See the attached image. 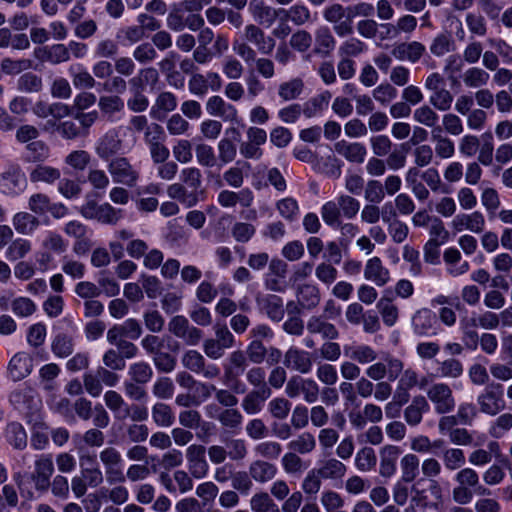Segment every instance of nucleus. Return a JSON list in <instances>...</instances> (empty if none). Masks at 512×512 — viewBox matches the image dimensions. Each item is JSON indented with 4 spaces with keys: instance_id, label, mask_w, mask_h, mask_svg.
Returning a JSON list of instances; mask_svg holds the SVG:
<instances>
[{
    "instance_id": "obj_1",
    "label": "nucleus",
    "mask_w": 512,
    "mask_h": 512,
    "mask_svg": "<svg viewBox=\"0 0 512 512\" xmlns=\"http://www.w3.org/2000/svg\"><path fill=\"white\" fill-rule=\"evenodd\" d=\"M456 486L452 490L455 503L466 505L475 495L489 496L491 491L480 482L478 473L469 467L462 468L455 474Z\"/></svg>"
},
{
    "instance_id": "obj_2",
    "label": "nucleus",
    "mask_w": 512,
    "mask_h": 512,
    "mask_svg": "<svg viewBox=\"0 0 512 512\" xmlns=\"http://www.w3.org/2000/svg\"><path fill=\"white\" fill-rule=\"evenodd\" d=\"M104 402L113 412L115 419L124 421L130 418L133 422H144L148 419V409L138 404L129 405L116 391L109 390L104 394Z\"/></svg>"
},
{
    "instance_id": "obj_3",
    "label": "nucleus",
    "mask_w": 512,
    "mask_h": 512,
    "mask_svg": "<svg viewBox=\"0 0 512 512\" xmlns=\"http://www.w3.org/2000/svg\"><path fill=\"white\" fill-rule=\"evenodd\" d=\"M477 404L481 413L496 416L506 408L504 387L498 382H489L477 396Z\"/></svg>"
},
{
    "instance_id": "obj_4",
    "label": "nucleus",
    "mask_w": 512,
    "mask_h": 512,
    "mask_svg": "<svg viewBox=\"0 0 512 512\" xmlns=\"http://www.w3.org/2000/svg\"><path fill=\"white\" fill-rule=\"evenodd\" d=\"M107 171L116 184L133 188L140 178L139 170L131 164L128 158L120 156L107 162Z\"/></svg>"
},
{
    "instance_id": "obj_5",
    "label": "nucleus",
    "mask_w": 512,
    "mask_h": 512,
    "mask_svg": "<svg viewBox=\"0 0 512 512\" xmlns=\"http://www.w3.org/2000/svg\"><path fill=\"white\" fill-rule=\"evenodd\" d=\"M124 140L121 128H110L96 142L95 153L103 161L108 162L122 152Z\"/></svg>"
},
{
    "instance_id": "obj_6",
    "label": "nucleus",
    "mask_w": 512,
    "mask_h": 512,
    "mask_svg": "<svg viewBox=\"0 0 512 512\" xmlns=\"http://www.w3.org/2000/svg\"><path fill=\"white\" fill-rule=\"evenodd\" d=\"M248 367V359L242 350H235L231 352L227 361L223 365V381L229 385L233 392L244 393V388L240 391L238 389L239 377L245 372Z\"/></svg>"
},
{
    "instance_id": "obj_7",
    "label": "nucleus",
    "mask_w": 512,
    "mask_h": 512,
    "mask_svg": "<svg viewBox=\"0 0 512 512\" xmlns=\"http://www.w3.org/2000/svg\"><path fill=\"white\" fill-rule=\"evenodd\" d=\"M285 393L291 399L303 395L304 401L311 404L318 400L320 388L314 379L296 375L287 381Z\"/></svg>"
},
{
    "instance_id": "obj_8",
    "label": "nucleus",
    "mask_w": 512,
    "mask_h": 512,
    "mask_svg": "<svg viewBox=\"0 0 512 512\" xmlns=\"http://www.w3.org/2000/svg\"><path fill=\"white\" fill-rule=\"evenodd\" d=\"M181 363L187 370L201 375L203 378L212 380L219 377L221 371L219 366L214 363H209L197 350L186 351L182 358Z\"/></svg>"
},
{
    "instance_id": "obj_9",
    "label": "nucleus",
    "mask_w": 512,
    "mask_h": 512,
    "mask_svg": "<svg viewBox=\"0 0 512 512\" xmlns=\"http://www.w3.org/2000/svg\"><path fill=\"white\" fill-rule=\"evenodd\" d=\"M427 398L432 402L438 414L451 412L456 404L453 391L446 383H435L431 385L427 390Z\"/></svg>"
},
{
    "instance_id": "obj_10",
    "label": "nucleus",
    "mask_w": 512,
    "mask_h": 512,
    "mask_svg": "<svg viewBox=\"0 0 512 512\" xmlns=\"http://www.w3.org/2000/svg\"><path fill=\"white\" fill-rule=\"evenodd\" d=\"M168 329L175 337L190 346L197 345L203 338V332L190 325L188 319L182 315L174 316L168 323Z\"/></svg>"
},
{
    "instance_id": "obj_11",
    "label": "nucleus",
    "mask_w": 512,
    "mask_h": 512,
    "mask_svg": "<svg viewBox=\"0 0 512 512\" xmlns=\"http://www.w3.org/2000/svg\"><path fill=\"white\" fill-rule=\"evenodd\" d=\"M243 37L248 43L253 44L262 55L272 54L276 46L275 39L266 35L264 30L255 24L245 26Z\"/></svg>"
},
{
    "instance_id": "obj_12",
    "label": "nucleus",
    "mask_w": 512,
    "mask_h": 512,
    "mask_svg": "<svg viewBox=\"0 0 512 512\" xmlns=\"http://www.w3.org/2000/svg\"><path fill=\"white\" fill-rule=\"evenodd\" d=\"M27 179L19 166H12L0 176V190L6 195H17L25 190Z\"/></svg>"
},
{
    "instance_id": "obj_13",
    "label": "nucleus",
    "mask_w": 512,
    "mask_h": 512,
    "mask_svg": "<svg viewBox=\"0 0 512 512\" xmlns=\"http://www.w3.org/2000/svg\"><path fill=\"white\" fill-rule=\"evenodd\" d=\"M283 364L287 369L301 374L310 373L313 367L311 353L294 346L284 353Z\"/></svg>"
},
{
    "instance_id": "obj_14",
    "label": "nucleus",
    "mask_w": 512,
    "mask_h": 512,
    "mask_svg": "<svg viewBox=\"0 0 512 512\" xmlns=\"http://www.w3.org/2000/svg\"><path fill=\"white\" fill-rule=\"evenodd\" d=\"M206 448L203 445L192 444L186 450L188 470L196 479L204 478L209 471V464L205 459Z\"/></svg>"
},
{
    "instance_id": "obj_15",
    "label": "nucleus",
    "mask_w": 512,
    "mask_h": 512,
    "mask_svg": "<svg viewBox=\"0 0 512 512\" xmlns=\"http://www.w3.org/2000/svg\"><path fill=\"white\" fill-rule=\"evenodd\" d=\"M143 334L140 322L135 318H128L121 324H115L107 331V341L114 342L119 339L137 340Z\"/></svg>"
},
{
    "instance_id": "obj_16",
    "label": "nucleus",
    "mask_w": 512,
    "mask_h": 512,
    "mask_svg": "<svg viewBox=\"0 0 512 512\" xmlns=\"http://www.w3.org/2000/svg\"><path fill=\"white\" fill-rule=\"evenodd\" d=\"M437 319L433 311L422 308L415 312L412 317V328L416 335L429 337L437 334Z\"/></svg>"
},
{
    "instance_id": "obj_17",
    "label": "nucleus",
    "mask_w": 512,
    "mask_h": 512,
    "mask_svg": "<svg viewBox=\"0 0 512 512\" xmlns=\"http://www.w3.org/2000/svg\"><path fill=\"white\" fill-rule=\"evenodd\" d=\"M206 111L209 115L219 117L226 122H234L238 118L236 107L217 95L211 96L207 100Z\"/></svg>"
},
{
    "instance_id": "obj_18",
    "label": "nucleus",
    "mask_w": 512,
    "mask_h": 512,
    "mask_svg": "<svg viewBox=\"0 0 512 512\" xmlns=\"http://www.w3.org/2000/svg\"><path fill=\"white\" fill-rule=\"evenodd\" d=\"M167 194L171 199L179 201L186 208L195 206L204 197V191H193L181 183L168 186Z\"/></svg>"
},
{
    "instance_id": "obj_19",
    "label": "nucleus",
    "mask_w": 512,
    "mask_h": 512,
    "mask_svg": "<svg viewBox=\"0 0 512 512\" xmlns=\"http://www.w3.org/2000/svg\"><path fill=\"white\" fill-rule=\"evenodd\" d=\"M336 47V39L331 29L326 25L318 26L314 31V48L316 55L329 56Z\"/></svg>"
},
{
    "instance_id": "obj_20",
    "label": "nucleus",
    "mask_w": 512,
    "mask_h": 512,
    "mask_svg": "<svg viewBox=\"0 0 512 512\" xmlns=\"http://www.w3.org/2000/svg\"><path fill=\"white\" fill-rule=\"evenodd\" d=\"M306 329L309 334L320 335L324 340H336L339 337L336 326L328 322L324 316H311L307 320Z\"/></svg>"
},
{
    "instance_id": "obj_21",
    "label": "nucleus",
    "mask_w": 512,
    "mask_h": 512,
    "mask_svg": "<svg viewBox=\"0 0 512 512\" xmlns=\"http://www.w3.org/2000/svg\"><path fill=\"white\" fill-rule=\"evenodd\" d=\"M250 477L259 484H266L272 481L277 473V466L270 461L257 459L249 464Z\"/></svg>"
},
{
    "instance_id": "obj_22",
    "label": "nucleus",
    "mask_w": 512,
    "mask_h": 512,
    "mask_svg": "<svg viewBox=\"0 0 512 512\" xmlns=\"http://www.w3.org/2000/svg\"><path fill=\"white\" fill-rule=\"evenodd\" d=\"M400 454L401 449L395 445H385L380 449V476L390 478L395 474Z\"/></svg>"
},
{
    "instance_id": "obj_23",
    "label": "nucleus",
    "mask_w": 512,
    "mask_h": 512,
    "mask_svg": "<svg viewBox=\"0 0 512 512\" xmlns=\"http://www.w3.org/2000/svg\"><path fill=\"white\" fill-rule=\"evenodd\" d=\"M254 196L250 189H242L239 192H234L230 190H222L218 194V203L220 206L224 208H233L238 203L242 207H250L253 203Z\"/></svg>"
},
{
    "instance_id": "obj_24",
    "label": "nucleus",
    "mask_w": 512,
    "mask_h": 512,
    "mask_svg": "<svg viewBox=\"0 0 512 512\" xmlns=\"http://www.w3.org/2000/svg\"><path fill=\"white\" fill-rule=\"evenodd\" d=\"M335 151L351 163L361 164L367 155L366 147L359 142L341 140L335 143Z\"/></svg>"
},
{
    "instance_id": "obj_25",
    "label": "nucleus",
    "mask_w": 512,
    "mask_h": 512,
    "mask_svg": "<svg viewBox=\"0 0 512 512\" xmlns=\"http://www.w3.org/2000/svg\"><path fill=\"white\" fill-rule=\"evenodd\" d=\"M451 224L456 231L467 229L474 233H480L484 229L485 218L481 212L474 211L471 214L456 215Z\"/></svg>"
},
{
    "instance_id": "obj_26",
    "label": "nucleus",
    "mask_w": 512,
    "mask_h": 512,
    "mask_svg": "<svg viewBox=\"0 0 512 512\" xmlns=\"http://www.w3.org/2000/svg\"><path fill=\"white\" fill-rule=\"evenodd\" d=\"M80 467L81 475L90 487L95 488L103 483L104 476L99 466L95 463L94 456H80Z\"/></svg>"
},
{
    "instance_id": "obj_27",
    "label": "nucleus",
    "mask_w": 512,
    "mask_h": 512,
    "mask_svg": "<svg viewBox=\"0 0 512 512\" xmlns=\"http://www.w3.org/2000/svg\"><path fill=\"white\" fill-rule=\"evenodd\" d=\"M32 371V359L26 353L15 354L8 363V373L13 381H20Z\"/></svg>"
},
{
    "instance_id": "obj_28",
    "label": "nucleus",
    "mask_w": 512,
    "mask_h": 512,
    "mask_svg": "<svg viewBox=\"0 0 512 512\" xmlns=\"http://www.w3.org/2000/svg\"><path fill=\"white\" fill-rule=\"evenodd\" d=\"M271 395V390H251L242 399V409L248 415H256L262 411L265 401Z\"/></svg>"
},
{
    "instance_id": "obj_29",
    "label": "nucleus",
    "mask_w": 512,
    "mask_h": 512,
    "mask_svg": "<svg viewBox=\"0 0 512 512\" xmlns=\"http://www.w3.org/2000/svg\"><path fill=\"white\" fill-rule=\"evenodd\" d=\"M177 107L176 96L169 91H163L158 94L154 104L151 107L150 115L154 119L161 120L168 113L174 111Z\"/></svg>"
},
{
    "instance_id": "obj_30",
    "label": "nucleus",
    "mask_w": 512,
    "mask_h": 512,
    "mask_svg": "<svg viewBox=\"0 0 512 512\" xmlns=\"http://www.w3.org/2000/svg\"><path fill=\"white\" fill-rule=\"evenodd\" d=\"M429 403L422 395L413 397L411 403L404 410V419L410 426L421 423L423 414L429 411Z\"/></svg>"
},
{
    "instance_id": "obj_31",
    "label": "nucleus",
    "mask_w": 512,
    "mask_h": 512,
    "mask_svg": "<svg viewBox=\"0 0 512 512\" xmlns=\"http://www.w3.org/2000/svg\"><path fill=\"white\" fill-rule=\"evenodd\" d=\"M35 56L41 61H47L52 64H60L70 60L68 48L64 44H54L35 50Z\"/></svg>"
},
{
    "instance_id": "obj_32",
    "label": "nucleus",
    "mask_w": 512,
    "mask_h": 512,
    "mask_svg": "<svg viewBox=\"0 0 512 512\" xmlns=\"http://www.w3.org/2000/svg\"><path fill=\"white\" fill-rule=\"evenodd\" d=\"M364 276L367 280L374 282L377 286H384L390 280V273L387 268L382 265L379 257H373L366 263Z\"/></svg>"
},
{
    "instance_id": "obj_33",
    "label": "nucleus",
    "mask_w": 512,
    "mask_h": 512,
    "mask_svg": "<svg viewBox=\"0 0 512 512\" xmlns=\"http://www.w3.org/2000/svg\"><path fill=\"white\" fill-rule=\"evenodd\" d=\"M280 20L290 21L295 26H303L311 21V11L303 3H297L288 9L280 8Z\"/></svg>"
},
{
    "instance_id": "obj_34",
    "label": "nucleus",
    "mask_w": 512,
    "mask_h": 512,
    "mask_svg": "<svg viewBox=\"0 0 512 512\" xmlns=\"http://www.w3.org/2000/svg\"><path fill=\"white\" fill-rule=\"evenodd\" d=\"M151 418L153 423L161 428L171 427L176 420L173 408L163 401H157L152 405Z\"/></svg>"
},
{
    "instance_id": "obj_35",
    "label": "nucleus",
    "mask_w": 512,
    "mask_h": 512,
    "mask_svg": "<svg viewBox=\"0 0 512 512\" xmlns=\"http://www.w3.org/2000/svg\"><path fill=\"white\" fill-rule=\"evenodd\" d=\"M159 78V72L156 68L146 67L140 69L136 76L129 79L128 83L130 89L144 90L147 86L154 88L159 82Z\"/></svg>"
},
{
    "instance_id": "obj_36",
    "label": "nucleus",
    "mask_w": 512,
    "mask_h": 512,
    "mask_svg": "<svg viewBox=\"0 0 512 512\" xmlns=\"http://www.w3.org/2000/svg\"><path fill=\"white\" fill-rule=\"evenodd\" d=\"M257 302L262 306L268 318L272 321L279 322L283 319L285 310L281 297L274 294H268L261 299L257 298Z\"/></svg>"
},
{
    "instance_id": "obj_37",
    "label": "nucleus",
    "mask_w": 512,
    "mask_h": 512,
    "mask_svg": "<svg viewBox=\"0 0 512 512\" xmlns=\"http://www.w3.org/2000/svg\"><path fill=\"white\" fill-rule=\"evenodd\" d=\"M320 291L317 286L303 284L298 287L297 300L302 309L312 310L320 303Z\"/></svg>"
},
{
    "instance_id": "obj_38",
    "label": "nucleus",
    "mask_w": 512,
    "mask_h": 512,
    "mask_svg": "<svg viewBox=\"0 0 512 512\" xmlns=\"http://www.w3.org/2000/svg\"><path fill=\"white\" fill-rule=\"evenodd\" d=\"M29 177L33 183L42 182L51 185L60 180L61 172L55 167L40 164L31 170Z\"/></svg>"
},
{
    "instance_id": "obj_39",
    "label": "nucleus",
    "mask_w": 512,
    "mask_h": 512,
    "mask_svg": "<svg viewBox=\"0 0 512 512\" xmlns=\"http://www.w3.org/2000/svg\"><path fill=\"white\" fill-rule=\"evenodd\" d=\"M344 353L347 357L359 364L372 363L377 359V352L368 345L345 346Z\"/></svg>"
},
{
    "instance_id": "obj_40",
    "label": "nucleus",
    "mask_w": 512,
    "mask_h": 512,
    "mask_svg": "<svg viewBox=\"0 0 512 512\" xmlns=\"http://www.w3.org/2000/svg\"><path fill=\"white\" fill-rule=\"evenodd\" d=\"M419 458L412 453L404 455L400 460L401 481L404 483L413 482L419 475Z\"/></svg>"
},
{
    "instance_id": "obj_41",
    "label": "nucleus",
    "mask_w": 512,
    "mask_h": 512,
    "mask_svg": "<svg viewBox=\"0 0 512 512\" xmlns=\"http://www.w3.org/2000/svg\"><path fill=\"white\" fill-rule=\"evenodd\" d=\"M5 437L10 445L15 449L22 450L27 446V434L22 426L18 422H11L5 429Z\"/></svg>"
},
{
    "instance_id": "obj_42",
    "label": "nucleus",
    "mask_w": 512,
    "mask_h": 512,
    "mask_svg": "<svg viewBox=\"0 0 512 512\" xmlns=\"http://www.w3.org/2000/svg\"><path fill=\"white\" fill-rule=\"evenodd\" d=\"M490 75L480 67H470L462 74V81L468 88H480L487 85Z\"/></svg>"
},
{
    "instance_id": "obj_43",
    "label": "nucleus",
    "mask_w": 512,
    "mask_h": 512,
    "mask_svg": "<svg viewBox=\"0 0 512 512\" xmlns=\"http://www.w3.org/2000/svg\"><path fill=\"white\" fill-rule=\"evenodd\" d=\"M282 445L275 440H265L259 442L254 447V453L261 457V460H277L282 454Z\"/></svg>"
},
{
    "instance_id": "obj_44",
    "label": "nucleus",
    "mask_w": 512,
    "mask_h": 512,
    "mask_svg": "<svg viewBox=\"0 0 512 512\" xmlns=\"http://www.w3.org/2000/svg\"><path fill=\"white\" fill-rule=\"evenodd\" d=\"M252 512H280L278 505L267 492L254 494L249 501Z\"/></svg>"
},
{
    "instance_id": "obj_45",
    "label": "nucleus",
    "mask_w": 512,
    "mask_h": 512,
    "mask_svg": "<svg viewBox=\"0 0 512 512\" xmlns=\"http://www.w3.org/2000/svg\"><path fill=\"white\" fill-rule=\"evenodd\" d=\"M226 454L231 461H242L248 454L246 441L242 438H222Z\"/></svg>"
},
{
    "instance_id": "obj_46",
    "label": "nucleus",
    "mask_w": 512,
    "mask_h": 512,
    "mask_svg": "<svg viewBox=\"0 0 512 512\" xmlns=\"http://www.w3.org/2000/svg\"><path fill=\"white\" fill-rule=\"evenodd\" d=\"M455 41L449 32L438 34L431 42L430 51L433 55L441 57L455 50Z\"/></svg>"
},
{
    "instance_id": "obj_47",
    "label": "nucleus",
    "mask_w": 512,
    "mask_h": 512,
    "mask_svg": "<svg viewBox=\"0 0 512 512\" xmlns=\"http://www.w3.org/2000/svg\"><path fill=\"white\" fill-rule=\"evenodd\" d=\"M287 447L298 454H308L315 449L316 439L312 433L303 432L291 440Z\"/></svg>"
},
{
    "instance_id": "obj_48",
    "label": "nucleus",
    "mask_w": 512,
    "mask_h": 512,
    "mask_svg": "<svg viewBox=\"0 0 512 512\" xmlns=\"http://www.w3.org/2000/svg\"><path fill=\"white\" fill-rule=\"evenodd\" d=\"M51 350L55 356L66 358L73 353L74 339L65 333H59L55 336L51 344Z\"/></svg>"
},
{
    "instance_id": "obj_49",
    "label": "nucleus",
    "mask_w": 512,
    "mask_h": 512,
    "mask_svg": "<svg viewBox=\"0 0 512 512\" xmlns=\"http://www.w3.org/2000/svg\"><path fill=\"white\" fill-rule=\"evenodd\" d=\"M321 478L339 479L346 473V466L339 460L331 458L323 462L320 468L316 470Z\"/></svg>"
},
{
    "instance_id": "obj_50",
    "label": "nucleus",
    "mask_w": 512,
    "mask_h": 512,
    "mask_svg": "<svg viewBox=\"0 0 512 512\" xmlns=\"http://www.w3.org/2000/svg\"><path fill=\"white\" fill-rule=\"evenodd\" d=\"M482 142H479L477 160L484 166H490L493 163L494 143L493 135L491 132H486L482 135Z\"/></svg>"
},
{
    "instance_id": "obj_51",
    "label": "nucleus",
    "mask_w": 512,
    "mask_h": 512,
    "mask_svg": "<svg viewBox=\"0 0 512 512\" xmlns=\"http://www.w3.org/2000/svg\"><path fill=\"white\" fill-rule=\"evenodd\" d=\"M442 460L447 470H457L465 464L464 451L460 448H446L442 451Z\"/></svg>"
},
{
    "instance_id": "obj_52",
    "label": "nucleus",
    "mask_w": 512,
    "mask_h": 512,
    "mask_svg": "<svg viewBox=\"0 0 512 512\" xmlns=\"http://www.w3.org/2000/svg\"><path fill=\"white\" fill-rule=\"evenodd\" d=\"M304 83L300 78H294L279 85L278 95L284 101L296 99L303 91Z\"/></svg>"
},
{
    "instance_id": "obj_53",
    "label": "nucleus",
    "mask_w": 512,
    "mask_h": 512,
    "mask_svg": "<svg viewBox=\"0 0 512 512\" xmlns=\"http://www.w3.org/2000/svg\"><path fill=\"white\" fill-rule=\"evenodd\" d=\"M231 486L232 490L238 494L249 495L253 487V479L250 477L249 471H234Z\"/></svg>"
},
{
    "instance_id": "obj_54",
    "label": "nucleus",
    "mask_w": 512,
    "mask_h": 512,
    "mask_svg": "<svg viewBox=\"0 0 512 512\" xmlns=\"http://www.w3.org/2000/svg\"><path fill=\"white\" fill-rule=\"evenodd\" d=\"M512 428V414L499 415L490 425L488 433L494 439L502 438Z\"/></svg>"
},
{
    "instance_id": "obj_55",
    "label": "nucleus",
    "mask_w": 512,
    "mask_h": 512,
    "mask_svg": "<svg viewBox=\"0 0 512 512\" xmlns=\"http://www.w3.org/2000/svg\"><path fill=\"white\" fill-rule=\"evenodd\" d=\"M330 98L331 94L329 92H324L311 98L304 105V115L308 118H311L315 116L317 113L323 111L325 108H327Z\"/></svg>"
},
{
    "instance_id": "obj_56",
    "label": "nucleus",
    "mask_w": 512,
    "mask_h": 512,
    "mask_svg": "<svg viewBox=\"0 0 512 512\" xmlns=\"http://www.w3.org/2000/svg\"><path fill=\"white\" fill-rule=\"evenodd\" d=\"M462 363L455 358H449L439 363L437 373L442 378L456 379L463 374Z\"/></svg>"
},
{
    "instance_id": "obj_57",
    "label": "nucleus",
    "mask_w": 512,
    "mask_h": 512,
    "mask_svg": "<svg viewBox=\"0 0 512 512\" xmlns=\"http://www.w3.org/2000/svg\"><path fill=\"white\" fill-rule=\"evenodd\" d=\"M196 496L200 498L203 507L210 506L214 503L218 493V486L212 481H206L196 487Z\"/></svg>"
},
{
    "instance_id": "obj_58",
    "label": "nucleus",
    "mask_w": 512,
    "mask_h": 512,
    "mask_svg": "<svg viewBox=\"0 0 512 512\" xmlns=\"http://www.w3.org/2000/svg\"><path fill=\"white\" fill-rule=\"evenodd\" d=\"M341 212L337 201H328L321 207V217L330 227H338L341 224Z\"/></svg>"
},
{
    "instance_id": "obj_59",
    "label": "nucleus",
    "mask_w": 512,
    "mask_h": 512,
    "mask_svg": "<svg viewBox=\"0 0 512 512\" xmlns=\"http://www.w3.org/2000/svg\"><path fill=\"white\" fill-rule=\"evenodd\" d=\"M181 184L187 186L193 191H203L202 186V174L201 171L196 167H187L180 172Z\"/></svg>"
},
{
    "instance_id": "obj_60",
    "label": "nucleus",
    "mask_w": 512,
    "mask_h": 512,
    "mask_svg": "<svg viewBox=\"0 0 512 512\" xmlns=\"http://www.w3.org/2000/svg\"><path fill=\"white\" fill-rule=\"evenodd\" d=\"M254 17L259 24L270 27L277 18L280 19V8L260 4L255 8Z\"/></svg>"
},
{
    "instance_id": "obj_61",
    "label": "nucleus",
    "mask_w": 512,
    "mask_h": 512,
    "mask_svg": "<svg viewBox=\"0 0 512 512\" xmlns=\"http://www.w3.org/2000/svg\"><path fill=\"white\" fill-rule=\"evenodd\" d=\"M38 224V219L26 212H19L13 218V225L16 231L21 234H28L32 232Z\"/></svg>"
},
{
    "instance_id": "obj_62",
    "label": "nucleus",
    "mask_w": 512,
    "mask_h": 512,
    "mask_svg": "<svg viewBox=\"0 0 512 512\" xmlns=\"http://www.w3.org/2000/svg\"><path fill=\"white\" fill-rule=\"evenodd\" d=\"M128 374L132 381L146 384L153 376V370L150 365L144 361L136 362L129 367Z\"/></svg>"
},
{
    "instance_id": "obj_63",
    "label": "nucleus",
    "mask_w": 512,
    "mask_h": 512,
    "mask_svg": "<svg viewBox=\"0 0 512 512\" xmlns=\"http://www.w3.org/2000/svg\"><path fill=\"white\" fill-rule=\"evenodd\" d=\"M413 118L416 122L426 127L435 126L439 122V115L427 104L416 108L413 112Z\"/></svg>"
},
{
    "instance_id": "obj_64",
    "label": "nucleus",
    "mask_w": 512,
    "mask_h": 512,
    "mask_svg": "<svg viewBox=\"0 0 512 512\" xmlns=\"http://www.w3.org/2000/svg\"><path fill=\"white\" fill-rule=\"evenodd\" d=\"M174 391V383L169 377L158 378L152 386L153 395L160 400H168L172 398Z\"/></svg>"
}]
</instances>
